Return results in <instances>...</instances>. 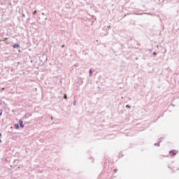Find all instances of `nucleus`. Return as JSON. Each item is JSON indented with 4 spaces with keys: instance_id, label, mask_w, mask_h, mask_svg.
Wrapping results in <instances>:
<instances>
[{
    "instance_id": "f8f14e48",
    "label": "nucleus",
    "mask_w": 179,
    "mask_h": 179,
    "mask_svg": "<svg viewBox=\"0 0 179 179\" xmlns=\"http://www.w3.org/2000/svg\"><path fill=\"white\" fill-rule=\"evenodd\" d=\"M115 173H117V169H114Z\"/></svg>"
},
{
    "instance_id": "2eb2a0df",
    "label": "nucleus",
    "mask_w": 179,
    "mask_h": 179,
    "mask_svg": "<svg viewBox=\"0 0 179 179\" xmlns=\"http://www.w3.org/2000/svg\"><path fill=\"white\" fill-rule=\"evenodd\" d=\"M2 136V134L0 133V137Z\"/></svg>"
},
{
    "instance_id": "423d86ee",
    "label": "nucleus",
    "mask_w": 179,
    "mask_h": 179,
    "mask_svg": "<svg viewBox=\"0 0 179 179\" xmlns=\"http://www.w3.org/2000/svg\"><path fill=\"white\" fill-rule=\"evenodd\" d=\"M155 146H160V143H155Z\"/></svg>"
},
{
    "instance_id": "f257e3e1",
    "label": "nucleus",
    "mask_w": 179,
    "mask_h": 179,
    "mask_svg": "<svg viewBox=\"0 0 179 179\" xmlns=\"http://www.w3.org/2000/svg\"><path fill=\"white\" fill-rule=\"evenodd\" d=\"M19 124L20 128H24V125L23 124V121L22 120H19Z\"/></svg>"
},
{
    "instance_id": "20e7f679",
    "label": "nucleus",
    "mask_w": 179,
    "mask_h": 179,
    "mask_svg": "<svg viewBox=\"0 0 179 179\" xmlns=\"http://www.w3.org/2000/svg\"><path fill=\"white\" fill-rule=\"evenodd\" d=\"M93 73V71H92V69H90V76H92Z\"/></svg>"
},
{
    "instance_id": "4468645a",
    "label": "nucleus",
    "mask_w": 179,
    "mask_h": 179,
    "mask_svg": "<svg viewBox=\"0 0 179 179\" xmlns=\"http://www.w3.org/2000/svg\"><path fill=\"white\" fill-rule=\"evenodd\" d=\"M2 143V140L0 139V143Z\"/></svg>"
},
{
    "instance_id": "a211bd4d",
    "label": "nucleus",
    "mask_w": 179,
    "mask_h": 179,
    "mask_svg": "<svg viewBox=\"0 0 179 179\" xmlns=\"http://www.w3.org/2000/svg\"><path fill=\"white\" fill-rule=\"evenodd\" d=\"M75 66H78V65H76V64Z\"/></svg>"
},
{
    "instance_id": "0eeeda50",
    "label": "nucleus",
    "mask_w": 179,
    "mask_h": 179,
    "mask_svg": "<svg viewBox=\"0 0 179 179\" xmlns=\"http://www.w3.org/2000/svg\"><path fill=\"white\" fill-rule=\"evenodd\" d=\"M153 55H157V53H156V52H153Z\"/></svg>"
},
{
    "instance_id": "f03ea898",
    "label": "nucleus",
    "mask_w": 179,
    "mask_h": 179,
    "mask_svg": "<svg viewBox=\"0 0 179 179\" xmlns=\"http://www.w3.org/2000/svg\"><path fill=\"white\" fill-rule=\"evenodd\" d=\"M19 47H20V45H19V44H17V43L14 44V45H13V48H19Z\"/></svg>"
},
{
    "instance_id": "39448f33",
    "label": "nucleus",
    "mask_w": 179,
    "mask_h": 179,
    "mask_svg": "<svg viewBox=\"0 0 179 179\" xmlns=\"http://www.w3.org/2000/svg\"><path fill=\"white\" fill-rule=\"evenodd\" d=\"M73 106H76V100H74V101H73Z\"/></svg>"
},
{
    "instance_id": "1a4fd4ad",
    "label": "nucleus",
    "mask_w": 179,
    "mask_h": 179,
    "mask_svg": "<svg viewBox=\"0 0 179 179\" xmlns=\"http://www.w3.org/2000/svg\"><path fill=\"white\" fill-rule=\"evenodd\" d=\"M173 156H176V152H173Z\"/></svg>"
},
{
    "instance_id": "ddd939ff",
    "label": "nucleus",
    "mask_w": 179,
    "mask_h": 179,
    "mask_svg": "<svg viewBox=\"0 0 179 179\" xmlns=\"http://www.w3.org/2000/svg\"><path fill=\"white\" fill-rule=\"evenodd\" d=\"M2 115V112L0 113V116Z\"/></svg>"
},
{
    "instance_id": "dca6fc26",
    "label": "nucleus",
    "mask_w": 179,
    "mask_h": 179,
    "mask_svg": "<svg viewBox=\"0 0 179 179\" xmlns=\"http://www.w3.org/2000/svg\"><path fill=\"white\" fill-rule=\"evenodd\" d=\"M22 16L24 17V14H22Z\"/></svg>"
},
{
    "instance_id": "9b49d317",
    "label": "nucleus",
    "mask_w": 179,
    "mask_h": 179,
    "mask_svg": "<svg viewBox=\"0 0 179 179\" xmlns=\"http://www.w3.org/2000/svg\"><path fill=\"white\" fill-rule=\"evenodd\" d=\"M169 153H173V150L169 151Z\"/></svg>"
},
{
    "instance_id": "6ab92c4d",
    "label": "nucleus",
    "mask_w": 179,
    "mask_h": 179,
    "mask_svg": "<svg viewBox=\"0 0 179 179\" xmlns=\"http://www.w3.org/2000/svg\"><path fill=\"white\" fill-rule=\"evenodd\" d=\"M127 107H129V106H127Z\"/></svg>"
},
{
    "instance_id": "9d476101",
    "label": "nucleus",
    "mask_w": 179,
    "mask_h": 179,
    "mask_svg": "<svg viewBox=\"0 0 179 179\" xmlns=\"http://www.w3.org/2000/svg\"><path fill=\"white\" fill-rule=\"evenodd\" d=\"M36 10L34 11L33 14H34V15H36Z\"/></svg>"
},
{
    "instance_id": "6e6552de",
    "label": "nucleus",
    "mask_w": 179,
    "mask_h": 179,
    "mask_svg": "<svg viewBox=\"0 0 179 179\" xmlns=\"http://www.w3.org/2000/svg\"><path fill=\"white\" fill-rule=\"evenodd\" d=\"M64 99H66V94L64 95Z\"/></svg>"
},
{
    "instance_id": "7ed1b4c3",
    "label": "nucleus",
    "mask_w": 179,
    "mask_h": 179,
    "mask_svg": "<svg viewBox=\"0 0 179 179\" xmlns=\"http://www.w3.org/2000/svg\"><path fill=\"white\" fill-rule=\"evenodd\" d=\"M15 128L16 129H18V128H19V124H15Z\"/></svg>"
},
{
    "instance_id": "f3484780",
    "label": "nucleus",
    "mask_w": 179,
    "mask_h": 179,
    "mask_svg": "<svg viewBox=\"0 0 179 179\" xmlns=\"http://www.w3.org/2000/svg\"><path fill=\"white\" fill-rule=\"evenodd\" d=\"M138 15H142V13H139V14H138Z\"/></svg>"
}]
</instances>
